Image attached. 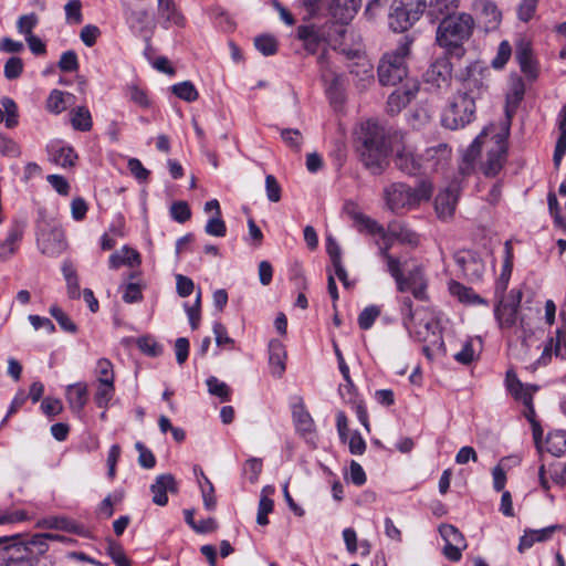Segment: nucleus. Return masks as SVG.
<instances>
[{
	"label": "nucleus",
	"instance_id": "obj_1",
	"mask_svg": "<svg viewBox=\"0 0 566 566\" xmlns=\"http://www.w3.org/2000/svg\"><path fill=\"white\" fill-rule=\"evenodd\" d=\"M489 74V67L481 62H472L460 72L461 88L453 96L441 117V123L446 128H463L474 119L475 101L488 91Z\"/></svg>",
	"mask_w": 566,
	"mask_h": 566
},
{
	"label": "nucleus",
	"instance_id": "obj_2",
	"mask_svg": "<svg viewBox=\"0 0 566 566\" xmlns=\"http://www.w3.org/2000/svg\"><path fill=\"white\" fill-rule=\"evenodd\" d=\"M474 25L473 17L467 12L443 17L437 27L436 43L448 56L462 59L467 53L463 44L472 36Z\"/></svg>",
	"mask_w": 566,
	"mask_h": 566
},
{
	"label": "nucleus",
	"instance_id": "obj_3",
	"mask_svg": "<svg viewBox=\"0 0 566 566\" xmlns=\"http://www.w3.org/2000/svg\"><path fill=\"white\" fill-rule=\"evenodd\" d=\"M358 147L363 165L374 175H380L388 166L386 133L376 120L361 124Z\"/></svg>",
	"mask_w": 566,
	"mask_h": 566
},
{
	"label": "nucleus",
	"instance_id": "obj_4",
	"mask_svg": "<svg viewBox=\"0 0 566 566\" xmlns=\"http://www.w3.org/2000/svg\"><path fill=\"white\" fill-rule=\"evenodd\" d=\"M432 195V185L427 181L417 187L403 182H394L384 189V199L388 209L395 213L410 210L428 200Z\"/></svg>",
	"mask_w": 566,
	"mask_h": 566
},
{
	"label": "nucleus",
	"instance_id": "obj_5",
	"mask_svg": "<svg viewBox=\"0 0 566 566\" xmlns=\"http://www.w3.org/2000/svg\"><path fill=\"white\" fill-rule=\"evenodd\" d=\"M411 42L405 39L397 49L386 53L378 64V81L384 86H394L407 77L406 57L410 53Z\"/></svg>",
	"mask_w": 566,
	"mask_h": 566
},
{
	"label": "nucleus",
	"instance_id": "obj_6",
	"mask_svg": "<svg viewBox=\"0 0 566 566\" xmlns=\"http://www.w3.org/2000/svg\"><path fill=\"white\" fill-rule=\"evenodd\" d=\"M4 549L9 552L6 566L17 562L30 560L43 555L48 549V539L44 533L35 534L28 541H17L10 545H6Z\"/></svg>",
	"mask_w": 566,
	"mask_h": 566
},
{
	"label": "nucleus",
	"instance_id": "obj_7",
	"mask_svg": "<svg viewBox=\"0 0 566 566\" xmlns=\"http://www.w3.org/2000/svg\"><path fill=\"white\" fill-rule=\"evenodd\" d=\"M521 301L522 291L520 290H512L505 301L503 300V296L500 297V301L494 308V315L501 328H510L515 325Z\"/></svg>",
	"mask_w": 566,
	"mask_h": 566
},
{
	"label": "nucleus",
	"instance_id": "obj_8",
	"mask_svg": "<svg viewBox=\"0 0 566 566\" xmlns=\"http://www.w3.org/2000/svg\"><path fill=\"white\" fill-rule=\"evenodd\" d=\"M440 535L446 542L443 553L452 562H458L462 557V551L467 548V542L463 534L453 525L443 524L439 528Z\"/></svg>",
	"mask_w": 566,
	"mask_h": 566
},
{
	"label": "nucleus",
	"instance_id": "obj_9",
	"mask_svg": "<svg viewBox=\"0 0 566 566\" xmlns=\"http://www.w3.org/2000/svg\"><path fill=\"white\" fill-rule=\"evenodd\" d=\"M328 25H300L297 28V38L303 42L304 49L314 54L317 50L328 42Z\"/></svg>",
	"mask_w": 566,
	"mask_h": 566
},
{
	"label": "nucleus",
	"instance_id": "obj_10",
	"mask_svg": "<svg viewBox=\"0 0 566 566\" xmlns=\"http://www.w3.org/2000/svg\"><path fill=\"white\" fill-rule=\"evenodd\" d=\"M451 148L446 143L426 149L420 157L421 169L424 171H436L443 169L451 159Z\"/></svg>",
	"mask_w": 566,
	"mask_h": 566
},
{
	"label": "nucleus",
	"instance_id": "obj_11",
	"mask_svg": "<svg viewBox=\"0 0 566 566\" xmlns=\"http://www.w3.org/2000/svg\"><path fill=\"white\" fill-rule=\"evenodd\" d=\"M454 259L470 281H480L482 279L485 272V264L476 252L462 250L455 254Z\"/></svg>",
	"mask_w": 566,
	"mask_h": 566
},
{
	"label": "nucleus",
	"instance_id": "obj_12",
	"mask_svg": "<svg viewBox=\"0 0 566 566\" xmlns=\"http://www.w3.org/2000/svg\"><path fill=\"white\" fill-rule=\"evenodd\" d=\"M459 185L452 182L438 193L434 200V209L439 219L446 221L453 217L459 199Z\"/></svg>",
	"mask_w": 566,
	"mask_h": 566
},
{
	"label": "nucleus",
	"instance_id": "obj_13",
	"mask_svg": "<svg viewBox=\"0 0 566 566\" xmlns=\"http://www.w3.org/2000/svg\"><path fill=\"white\" fill-rule=\"evenodd\" d=\"M451 64L448 57L437 59L423 74V80L436 90L448 87L451 81Z\"/></svg>",
	"mask_w": 566,
	"mask_h": 566
},
{
	"label": "nucleus",
	"instance_id": "obj_14",
	"mask_svg": "<svg viewBox=\"0 0 566 566\" xmlns=\"http://www.w3.org/2000/svg\"><path fill=\"white\" fill-rule=\"evenodd\" d=\"M419 84L417 81L408 80L402 87L394 91L387 101V111L390 114H398L405 108L417 95Z\"/></svg>",
	"mask_w": 566,
	"mask_h": 566
},
{
	"label": "nucleus",
	"instance_id": "obj_15",
	"mask_svg": "<svg viewBox=\"0 0 566 566\" xmlns=\"http://www.w3.org/2000/svg\"><path fill=\"white\" fill-rule=\"evenodd\" d=\"M157 14L164 29H168L171 25L185 27L186 19L175 0H157Z\"/></svg>",
	"mask_w": 566,
	"mask_h": 566
},
{
	"label": "nucleus",
	"instance_id": "obj_16",
	"mask_svg": "<svg viewBox=\"0 0 566 566\" xmlns=\"http://www.w3.org/2000/svg\"><path fill=\"white\" fill-rule=\"evenodd\" d=\"M153 493V502L156 505L164 506L168 503L167 493H177L178 485L175 478L170 473L160 474L150 485Z\"/></svg>",
	"mask_w": 566,
	"mask_h": 566
},
{
	"label": "nucleus",
	"instance_id": "obj_17",
	"mask_svg": "<svg viewBox=\"0 0 566 566\" xmlns=\"http://www.w3.org/2000/svg\"><path fill=\"white\" fill-rule=\"evenodd\" d=\"M505 385L509 392L516 399L522 401V403H530V397L537 391V386L524 385L517 378V375L514 370L509 369L506 371Z\"/></svg>",
	"mask_w": 566,
	"mask_h": 566
},
{
	"label": "nucleus",
	"instance_id": "obj_18",
	"mask_svg": "<svg viewBox=\"0 0 566 566\" xmlns=\"http://www.w3.org/2000/svg\"><path fill=\"white\" fill-rule=\"evenodd\" d=\"M24 222H14L9 229L8 235L3 242L0 243V260H8L18 250V244L24 234Z\"/></svg>",
	"mask_w": 566,
	"mask_h": 566
},
{
	"label": "nucleus",
	"instance_id": "obj_19",
	"mask_svg": "<svg viewBox=\"0 0 566 566\" xmlns=\"http://www.w3.org/2000/svg\"><path fill=\"white\" fill-rule=\"evenodd\" d=\"M126 21L130 29L136 30L139 34L151 33L155 29V23L146 9H128Z\"/></svg>",
	"mask_w": 566,
	"mask_h": 566
},
{
	"label": "nucleus",
	"instance_id": "obj_20",
	"mask_svg": "<svg viewBox=\"0 0 566 566\" xmlns=\"http://www.w3.org/2000/svg\"><path fill=\"white\" fill-rule=\"evenodd\" d=\"M405 285L406 289L401 291L405 292H411L412 296L416 300L419 301H427L428 294H427V280L422 273V271L417 268L408 273V275L405 277Z\"/></svg>",
	"mask_w": 566,
	"mask_h": 566
},
{
	"label": "nucleus",
	"instance_id": "obj_21",
	"mask_svg": "<svg viewBox=\"0 0 566 566\" xmlns=\"http://www.w3.org/2000/svg\"><path fill=\"white\" fill-rule=\"evenodd\" d=\"M41 252L49 256L59 255L66 248L64 233L61 229L53 228L46 233V238L42 241L39 239Z\"/></svg>",
	"mask_w": 566,
	"mask_h": 566
},
{
	"label": "nucleus",
	"instance_id": "obj_22",
	"mask_svg": "<svg viewBox=\"0 0 566 566\" xmlns=\"http://www.w3.org/2000/svg\"><path fill=\"white\" fill-rule=\"evenodd\" d=\"M390 10L389 25L395 32H405L417 21L411 19V15L397 3V0H392Z\"/></svg>",
	"mask_w": 566,
	"mask_h": 566
},
{
	"label": "nucleus",
	"instance_id": "obj_23",
	"mask_svg": "<svg viewBox=\"0 0 566 566\" xmlns=\"http://www.w3.org/2000/svg\"><path fill=\"white\" fill-rule=\"evenodd\" d=\"M439 327V321L436 313L429 307V312L422 313L416 317V327L408 328L415 331L420 338L427 339L429 334L436 335Z\"/></svg>",
	"mask_w": 566,
	"mask_h": 566
},
{
	"label": "nucleus",
	"instance_id": "obj_24",
	"mask_svg": "<svg viewBox=\"0 0 566 566\" xmlns=\"http://www.w3.org/2000/svg\"><path fill=\"white\" fill-rule=\"evenodd\" d=\"M506 148L501 140L497 142L496 149L489 151L488 159L482 169L483 174L488 177L496 176L502 169L505 160Z\"/></svg>",
	"mask_w": 566,
	"mask_h": 566
},
{
	"label": "nucleus",
	"instance_id": "obj_25",
	"mask_svg": "<svg viewBox=\"0 0 566 566\" xmlns=\"http://www.w3.org/2000/svg\"><path fill=\"white\" fill-rule=\"evenodd\" d=\"M36 527L81 534L80 525L65 516H49L42 518L36 523Z\"/></svg>",
	"mask_w": 566,
	"mask_h": 566
},
{
	"label": "nucleus",
	"instance_id": "obj_26",
	"mask_svg": "<svg viewBox=\"0 0 566 566\" xmlns=\"http://www.w3.org/2000/svg\"><path fill=\"white\" fill-rule=\"evenodd\" d=\"M558 528V525H552L542 530H531L525 532L520 539L518 551L523 552L531 548L536 542H545L549 539L554 532Z\"/></svg>",
	"mask_w": 566,
	"mask_h": 566
},
{
	"label": "nucleus",
	"instance_id": "obj_27",
	"mask_svg": "<svg viewBox=\"0 0 566 566\" xmlns=\"http://www.w3.org/2000/svg\"><path fill=\"white\" fill-rule=\"evenodd\" d=\"M360 4L361 0H332L331 13L334 18L346 21L356 14Z\"/></svg>",
	"mask_w": 566,
	"mask_h": 566
},
{
	"label": "nucleus",
	"instance_id": "obj_28",
	"mask_svg": "<svg viewBox=\"0 0 566 566\" xmlns=\"http://www.w3.org/2000/svg\"><path fill=\"white\" fill-rule=\"evenodd\" d=\"M395 164L398 169L409 175L421 169L420 158H417L413 151L407 147L397 153Z\"/></svg>",
	"mask_w": 566,
	"mask_h": 566
},
{
	"label": "nucleus",
	"instance_id": "obj_29",
	"mask_svg": "<svg viewBox=\"0 0 566 566\" xmlns=\"http://www.w3.org/2000/svg\"><path fill=\"white\" fill-rule=\"evenodd\" d=\"M66 399L71 409L80 412L87 401V386L82 382L70 385L66 389Z\"/></svg>",
	"mask_w": 566,
	"mask_h": 566
},
{
	"label": "nucleus",
	"instance_id": "obj_30",
	"mask_svg": "<svg viewBox=\"0 0 566 566\" xmlns=\"http://www.w3.org/2000/svg\"><path fill=\"white\" fill-rule=\"evenodd\" d=\"M270 364L273 368V374L282 376L285 370V350L283 344L277 339H272L269 344Z\"/></svg>",
	"mask_w": 566,
	"mask_h": 566
},
{
	"label": "nucleus",
	"instance_id": "obj_31",
	"mask_svg": "<svg viewBox=\"0 0 566 566\" xmlns=\"http://www.w3.org/2000/svg\"><path fill=\"white\" fill-rule=\"evenodd\" d=\"M474 10L480 12L485 19V22L495 28L501 21V12L496 4L491 0H475L473 4Z\"/></svg>",
	"mask_w": 566,
	"mask_h": 566
},
{
	"label": "nucleus",
	"instance_id": "obj_32",
	"mask_svg": "<svg viewBox=\"0 0 566 566\" xmlns=\"http://www.w3.org/2000/svg\"><path fill=\"white\" fill-rule=\"evenodd\" d=\"M390 231V234L395 238L396 241L416 245L419 242L417 233L408 229L405 224L398 221L389 222L387 227Z\"/></svg>",
	"mask_w": 566,
	"mask_h": 566
},
{
	"label": "nucleus",
	"instance_id": "obj_33",
	"mask_svg": "<svg viewBox=\"0 0 566 566\" xmlns=\"http://www.w3.org/2000/svg\"><path fill=\"white\" fill-rule=\"evenodd\" d=\"M62 273L66 281L69 296L71 298H78L81 295L78 276H77L74 265L70 261L63 262Z\"/></svg>",
	"mask_w": 566,
	"mask_h": 566
},
{
	"label": "nucleus",
	"instance_id": "obj_34",
	"mask_svg": "<svg viewBox=\"0 0 566 566\" xmlns=\"http://www.w3.org/2000/svg\"><path fill=\"white\" fill-rule=\"evenodd\" d=\"M450 292L452 295L457 296L459 301L468 304H484L486 305V301L480 297L471 287H467L458 282H452L450 284Z\"/></svg>",
	"mask_w": 566,
	"mask_h": 566
},
{
	"label": "nucleus",
	"instance_id": "obj_35",
	"mask_svg": "<svg viewBox=\"0 0 566 566\" xmlns=\"http://www.w3.org/2000/svg\"><path fill=\"white\" fill-rule=\"evenodd\" d=\"M512 252L511 249L506 245V256L502 266L501 275L496 282L495 294L499 297H502L507 289L509 281L512 274L513 261H512Z\"/></svg>",
	"mask_w": 566,
	"mask_h": 566
},
{
	"label": "nucleus",
	"instance_id": "obj_36",
	"mask_svg": "<svg viewBox=\"0 0 566 566\" xmlns=\"http://www.w3.org/2000/svg\"><path fill=\"white\" fill-rule=\"evenodd\" d=\"M401 312L403 315V325L406 328L416 327V317L422 313L429 312L428 306H421L416 310L412 308V301L409 296H406L401 301Z\"/></svg>",
	"mask_w": 566,
	"mask_h": 566
},
{
	"label": "nucleus",
	"instance_id": "obj_37",
	"mask_svg": "<svg viewBox=\"0 0 566 566\" xmlns=\"http://www.w3.org/2000/svg\"><path fill=\"white\" fill-rule=\"evenodd\" d=\"M71 123L74 129L80 132H88L92 129L93 122L90 111L80 106L71 112Z\"/></svg>",
	"mask_w": 566,
	"mask_h": 566
},
{
	"label": "nucleus",
	"instance_id": "obj_38",
	"mask_svg": "<svg viewBox=\"0 0 566 566\" xmlns=\"http://www.w3.org/2000/svg\"><path fill=\"white\" fill-rule=\"evenodd\" d=\"M547 451L554 457H562L566 453V431H554L548 433L546 439Z\"/></svg>",
	"mask_w": 566,
	"mask_h": 566
},
{
	"label": "nucleus",
	"instance_id": "obj_39",
	"mask_svg": "<svg viewBox=\"0 0 566 566\" xmlns=\"http://www.w3.org/2000/svg\"><path fill=\"white\" fill-rule=\"evenodd\" d=\"M355 226L358 231H366L370 234H378L384 232V227L380 226L376 220L369 218L361 212H355L352 214Z\"/></svg>",
	"mask_w": 566,
	"mask_h": 566
},
{
	"label": "nucleus",
	"instance_id": "obj_40",
	"mask_svg": "<svg viewBox=\"0 0 566 566\" xmlns=\"http://www.w3.org/2000/svg\"><path fill=\"white\" fill-rule=\"evenodd\" d=\"M2 108H0V123L4 122L8 128H12L18 124L17 105L13 99L3 97L1 99Z\"/></svg>",
	"mask_w": 566,
	"mask_h": 566
},
{
	"label": "nucleus",
	"instance_id": "obj_41",
	"mask_svg": "<svg viewBox=\"0 0 566 566\" xmlns=\"http://www.w3.org/2000/svg\"><path fill=\"white\" fill-rule=\"evenodd\" d=\"M386 256L382 259L387 263L388 272L395 279L398 291H403L406 289L405 275L402 274L400 260L398 258L392 256L390 253H385Z\"/></svg>",
	"mask_w": 566,
	"mask_h": 566
},
{
	"label": "nucleus",
	"instance_id": "obj_42",
	"mask_svg": "<svg viewBox=\"0 0 566 566\" xmlns=\"http://www.w3.org/2000/svg\"><path fill=\"white\" fill-rule=\"evenodd\" d=\"M554 350L555 355L562 358L566 357V327L558 328L555 337H552L544 349V355Z\"/></svg>",
	"mask_w": 566,
	"mask_h": 566
},
{
	"label": "nucleus",
	"instance_id": "obj_43",
	"mask_svg": "<svg viewBox=\"0 0 566 566\" xmlns=\"http://www.w3.org/2000/svg\"><path fill=\"white\" fill-rule=\"evenodd\" d=\"M125 95L130 102L142 108H148L150 106V99L147 92L136 84L127 85L125 88Z\"/></svg>",
	"mask_w": 566,
	"mask_h": 566
},
{
	"label": "nucleus",
	"instance_id": "obj_44",
	"mask_svg": "<svg viewBox=\"0 0 566 566\" xmlns=\"http://www.w3.org/2000/svg\"><path fill=\"white\" fill-rule=\"evenodd\" d=\"M76 158L77 155L71 147H61L51 154V160L63 168L74 166Z\"/></svg>",
	"mask_w": 566,
	"mask_h": 566
},
{
	"label": "nucleus",
	"instance_id": "obj_45",
	"mask_svg": "<svg viewBox=\"0 0 566 566\" xmlns=\"http://www.w3.org/2000/svg\"><path fill=\"white\" fill-rule=\"evenodd\" d=\"M52 317L55 318L60 327L67 333L75 334L77 332L76 324L70 318V316L57 305H52L49 310Z\"/></svg>",
	"mask_w": 566,
	"mask_h": 566
},
{
	"label": "nucleus",
	"instance_id": "obj_46",
	"mask_svg": "<svg viewBox=\"0 0 566 566\" xmlns=\"http://www.w3.org/2000/svg\"><path fill=\"white\" fill-rule=\"evenodd\" d=\"M515 57L520 63L521 70L533 76L535 74V69L532 60L531 49L526 44L518 45L515 52Z\"/></svg>",
	"mask_w": 566,
	"mask_h": 566
},
{
	"label": "nucleus",
	"instance_id": "obj_47",
	"mask_svg": "<svg viewBox=\"0 0 566 566\" xmlns=\"http://www.w3.org/2000/svg\"><path fill=\"white\" fill-rule=\"evenodd\" d=\"M459 4L460 0H430V10L432 14L447 17L457 13Z\"/></svg>",
	"mask_w": 566,
	"mask_h": 566
},
{
	"label": "nucleus",
	"instance_id": "obj_48",
	"mask_svg": "<svg viewBox=\"0 0 566 566\" xmlns=\"http://www.w3.org/2000/svg\"><path fill=\"white\" fill-rule=\"evenodd\" d=\"M293 419L297 430L303 433L311 432L313 430V420L310 413L304 409L303 406H295L293 409Z\"/></svg>",
	"mask_w": 566,
	"mask_h": 566
},
{
	"label": "nucleus",
	"instance_id": "obj_49",
	"mask_svg": "<svg viewBox=\"0 0 566 566\" xmlns=\"http://www.w3.org/2000/svg\"><path fill=\"white\" fill-rule=\"evenodd\" d=\"M171 91L177 97L189 103L198 98V91L190 81L172 85Z\"/></svg>",
	"mask_w": 566,
	"mask_h": 566
},
{
	"label": "nucleus",
	"instance_id": "obj_50",
	"mask_svg": "<svg viewBox=\"0 0 566 566\" xmlns=\"http://www.w3.org/2000/svg\"><path fill=\"white\" fill-rule=\"evenodd\" d=\"M95 374L98 384L114 382L115 375L113 364L107 358H99L96 363Z\"/></svg>",
	"mask_w": 566,
	"mask_h": 566
},
{
	"label": "nucleus",
	"instance_id": "obj_51",
	"mask_svg": "<svg viewBox=\"0 0 566 566\" xmlns=\"http://www.w3.org/2000/svg\"><path fill=\"white\" fill-rule=\"evenodd\" d=\"M206 382H207L209 394L221 398V400H223V401L230 400L231 390L226 382L220 381L214 376L209 377Z\"/></svg>",
	"mask_w": 566,
	"mask_h": 566
},
{
	"label": "nucleus",
	"instance_id": "obj_52",
	"mask_svg": "<svg viewBox=\"0 0 566 566\" xmlns=\"http://www.w3.org/2000/svg\"><path fill=\"white\" fill-rule=\"evenodd\" d=\"M38 23L39 17L34 12L23 14L17 21V30L27 39L30 35H33L32 31L38 25Z\"/></svg>",
	"mask_w": 566,
	"mask_h": 566
},
{
	"label": "nucleus",
	"instance_id": "obj_53",
	"mask_svg": "<svg viewBox=\"0 0 566 566\" xmlns=\"http://www.w3.org/2000/svg\"><path fill=\"white\" fill-rule=\"evenodd\" d=\"M254 45L256 50L265 56L273 55L277 51V42L275 38L268 34L256 36Z\"/></svg>",
	"mask_w": 566,
	"mask_h": 566
},
{
	"label": "nucleus",
	"instance_id": "obj_54",
	"mask_svg": "<svg viewBox=\"0 0 566 566\" xmlns=\"http://www.w3.org/2000/svg\"><path fill=\"white\" fill-rule=\"evenodd\" d=\"M46 108L49 112L54 114H60L67 108L65 104V94L62 91L53 90L51 91L48 101Z\"/></svg>",
	"mask_w": 566,
	"mask_h": 566
},
{
	"label": "nucleus",
	"instance_id": "obj_55",
	"mask_svg": "<svg viewBox=\"0 0 566 566\" xmlns=\"http://www.w3.org/2000/svg\"><path fill=\"white\" fill-rule=\"evenodd\" d=\"M380 315V308L376 305L365 307L358 316V325L361 329H369Z\"/></svg>",
	"mask_w": 566,
	"mask_h": 566
},
{
	"label": "nucleus",
	"instance_id": "obj_56",
	"mask_svg": "<svg viewBox=\"0 0 566 566\" xmlns=\"http://www.w3.org/2000/svg\"><path fill=\"white\" fill-rule=\"evenodd\" d=\"M397 3L411 15V19H416L417 21L420 19L427 7L426 0H397Z\"/></svg>",
	"mask_w": 566,
	"mask_h": 566
},
{
	"label": "nucleus",
	"instance_id": "obj_57",
	"mask_svg": "<svg viewBox=\"0 0 566 566\" xmlns=\"http://www.w3.org/2000/svg\"><path fill=\"white\" fill-rule=\"evenodd\" d=\"M65 19L67 23L78 24L83 20L82 3L80 0H70L65 6Z\"/></svg>",
	"mask_w": 566,
	"mask_h": 566
},
{
	"label": "nucleus",
	"instance_id": "obj_58",
	"mask_svg": "<svg viewBox=\"0 0 566 566\" xmlns=\"http://www.w3.org/2000/svg\"><path fill=\"white\" fill-rule=\"evenodd\" d=\"M114 382L98 384L97 391L95 394V402L99 408L107 407L108 402L114 396Z\"/></svg>",
	"mask_w": 566,
	"mask_h": 566
},
{
	"label": "nucleus",
	"instance_id": "obj_59",
	"mask_svg": "<svg viewBox=\"0 0 566 566\" xmlns=\"http://www.w3.org/2000/svg\"><path fill=\"white\" fill-rule=\"evenodd\" d=\"M23 72V61L18 56H11L4 63L3 73L7 80H15Z\"/></svg>",
	"mask_w": 566,
	"mask_h": 566
},
{
	"label": "nucleus",
	"instance_id": "obj_60",
	"mask_svg": "<svg viewBox=\"0 0 566 566\" xmlns=\"http://www.w3.org/2000/svg\"><path fill=\"white\" fill-rule=\"evenodd\" d=\"M350 73L359 76L361 82V88H366L368 84H370L374 80L371 66L368 62H363L360 64H356L350 69Z\"/></svg>",
	"mask_w": 566,
	"mask_h": 566
},
{
	"label": "nucleus",
	"instance_id": "obj_61",
	"mask_svg": "<svg viewBox=\"0 0 566 566\" xmlns=\"http://www.w3.org/2000/svg\"><path fill=\"white\" fill-rule=\"evenodd\" d=\"M107 554L117 566H129V560L123 547L118 543L109 541L107 546Z\"/></svg>",
	"mask_w": 566,
	"mask_h": 566
},
{
	"label": "nucleus",
	"instance_id": "obj_62",
	"mask_svg": "<svg viewBox=\"0 0 566 566\" xmlns=\"http://www.w3.org/2000/svg\"><path fill=\"white\" fill-rule=\"evenodd\" d=\"M170 214L175 221L184 223L190 219L191 211L186 201H177L171 205Z\"/></svg>",
	"mask_w": 566,
	"mask_h": 566
},
{
	"label": "nucleus",
	"instance_id": "obj_63",
	"mask_svg": "<svg viewBox=\"0 0 566 566\" xmlns=\"http://www.w3.org/2000/svg\"><path fill=\"white\" fill-rule=\"evenodd\" d=\"M283 142L292 149L298 151L303 143V136L297 129L284 128L281 130Z\"/></svg>",
	"mask_w": 566,
	"mask_h": 566
},
{
	"label": "nucleus",
	"instance_id": "obj_64",
	"mask_svg": "<svg viewBox=\"0 0 566 566\" xmlns=\"http://www.w3.org/2000/svg\"><path fill=\"white\" fill-rule=\"evenodd\" d=\"M205 231L209 235L213 237H224L227 232V227L224 221L221 219V214H217L208 220Z\"/></svg>",
	"mask_w": 566,
	"mask_h": 566
}]
</instances>
